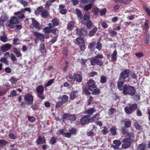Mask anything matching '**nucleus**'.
Returning <instances> with one entry per match:
<instances>
[{"instance_id": "nucleus-1", "label": "nucleus", "mask_w": 150, "mask_h": 150, "mask_svg": "<svg viewBox=\"0 0 150 150\" xmlns=\"http://www.w3.org/2000/svg\"><path fill=\"white\" fill-rule=\"evenodd\" d=\"M128 76H120L117 82V86L120 90L121 91L123 89V93L125 95L129 94L132 95L136 91L135 88L130 86H127V85H125L123 87L125 79L128 77Z\"/></svg>"}, {"instance_id": "nucleus-2", "label": "nucleus", "mask_w": 150, "mask_h": 150, "mask_svg": "<svg viewBox=\"0 0 150 150\" xmlns=\"http://www.w3.org/2000/svg\"><path fill=\"white\" fill-rule=\"evenodd\" d=\"M75 11L79 21L82 24L86 25L87 28L90 29L93 23L90 20L91 17L89 12L85 13L83 16L81 12L79 9L76 8Z\"/></svg>"}, {"instance_id": "nucleus-3", "label": "nucleus", "mask_w": 150, "mask_h": 150, "mask_svg": "<svg viewBox=\"0 0 150 150\" xmlns=\"http://www.w3.org/2000/svg\"><path fill=\"white\" fill-rule=\"evenodd\" d=\"M51 22L52 23H49L47 25L49 26L45 27L43 30L45 34L52 33L54 35H56V32L58 31V30L57 28H55V27L59 25V19L57 18H54L52 20Z\"/></svg>"}, {"instance_id": "nucleus-4", "label": "nucleus", "mask_w": 150, "mask_h": 150, "mask_svg": "<svg viewBox=\"0 0 150 150\" xmlns=\"http://www.w3.org/2000/svg\"><path fill=\"white\" fill-rule=\"evenodd\" d=\"M122 132L126 138L123 139L122 147L123 149H126L130 146L131 141L135 136L133 133L128 132L125 129L122 130Z\"/></svg>"}, {"instance_id": "nucleus-5", "label": "nucleus", "mask_w": 150, "mask_h": 150, "mask_svg": "<svg viewBox=\"0 0 150 150\" xmlns=\"http://www.w3.org/2000/svg\"><path fill=\"white\" fill-rule=\"evenodd\" d=\"M103 58V54H98L91 59L90 60L91 64L92 65L97 64L101 66L103 65V63L99 59H102Z\"/></svg>"}, {"instance_id": "nucleus-6", "label": "nucleus", "mask_w": 150, "mask_h": 150, "mask_svg": "<svg viewBox=\"0 0 150 150\" xmlns=\"http://www.w3.org/2000/svg\"><path fill=\"white\" fill-rule=\"evenodd\" d=\"M76 41L77 45H79L81 51H83L86 48L84 39L81 38H78L76 39Z\"/></svg>"}, {"instance_id": "nucleus-7", "label": "nucleus", "mask_w": 150, "mask_h": 150, "mask_svg": "<svg viewBox=\"0 0 150 150\" xmlns=\"http://www.w3.org/2000/svg\"><path fill=\"white\" fill-rule=\"evenodd\" d=\"M10 23L8 24V26L10 28H14V25L19 23V21L16 16H13L12 17L10 21L7 22V23H8V22Z\"/></svg>"}, {"instance_id": "nucleus-8", "label": "nucleus", "mask_w": 150, "mask_h": 150, "mask_svg": "<svg viewBox=\"0 0 150 150\" xmlns=\"http://www.w3.org/2000/svg\"><path fill=\"white\" fill-rule=\"evenodd\" d=\"M77 130L76 129L72 128L69 129V132H65L63 134V136L68 138H70L71 135H75L76 134Z\"/></svg>"}, {"instance_id": "nucleus-9", "label": "nucleus", "mask_w": 150, "mask_h": 150, "mask_svg": "<svg viewBox=\"0 0 150 150\" xmlns=\"http://www.w3.org/2000/svg\"><path fill=\"white\" fill-rule=\"evenodd\" d=\"M32 23L30 26L32 28H35L38 30L42 29L43 25H40V23L34 18H32Z\"/></svg>"}, {"instance_id": "nucleus-10", "label": "nucleus", "mask_w": 150, "mask_h": 150, "mask_svg": "<svg viewBox=\"0 0 150 150\" xmlns=\"http://www.w3.org/2000/svg\"><path fill=\"white\" fill-rule=\"evenodd\" d=\"M137 108V105L133 104L130 106H127L125 108V112L128 114H131Z\"/></svg>"}, {"instance_id": "nucleus-11", "label": "nucleus", "mask_w": 150, "mask_h": 150, "mask_svg": "<svg viewBox=\"0 0 150 150\" xmlns=\"http://www.w3.org/2000/svg\"><path fill=\"white\" fill-rule=\"evenodd\" d=\"M87 33L86 28L84 27L76 29V34L79 36H84L87 34Z\"/></svg>"}, {"instance_id": "nucleus-12", "label": "nucleus", "mask_w": 150, "mask_h": 150, "mask_svg": "<svg viewBox=\"0 0 150 150\" xmlns=\"http://www.w3.org/2000/svg\"><path fill=\"white\" fill-rule=\"evenodd\" d=\"M33 96L29 94H27L24 97L25 100L28 105H29L32 103L33 102Z\"/></svg>"}, {"instance_id": "nucleus-13", "label": "nucleus", "mask_w": 150, "mask_h": 150, "mask_svg": "<svg viewBox=\"0 0 150 150\" xmlns=\"http://www.w3.org/2000/svg\"><path fill=\"white\" fill-rule=\"evenodd\" d=\"M76 117L75 115H72L67 114H64L63 116V119H66L70 121H74L76 120Z\"/></svg>"}, {"instance_id": "nucleus-14", "label": "nucleus", "mask_w": 150, "mask_h": 150, "mask_svg": "<svg viewBox=\"0 0 150 150\" xmlns=\"http://www.w3.org/2000/svg\"><path fill=\"white\" fill-rule=\"evenodd\" d=\"M88 89L92 91L93 90V89L96 88V86L95 85V81L92 79H91L88 82Z\"/></svg>"}, {"instance_id": "nucleus-15", "label": "nucleus", "mask_w": 150, "mask_h": 150, "mask_svg": "<svg viewBox=\"0 0 150 150\" xmlns=\"http://www.w3.org/2000/svg\"><path fill=\"white\" fill-rule=\"evenodd\" d=\"M34 35L38 38V39H39L42 42L44 41V36L43 34L38 33L37 32H35L33 33Z\"/></svg>"}, {"instance_id": "nucleus-16", "label": "nucleus", "mask_w": 150, "mask_h": 150, "mask_svg": "<svg viewBox=\"0 0 150 150\" xmlns=\"http://www.w3.org/2000/svg\"><path fill=\"white\" fill-rule=\"evenodd\" d=\"M11 47V45L8 43L6 44L2 45L1 47V51L3 52H4L9 50Z\"/></svg>"}, {"instance_id": "nucleus-17", "label": "nucleus", "mask_w": 150, "mask_h": 150, "mask_svg": "<svg viewBox=\"0 0 150 150\" xmlns=\"http://www.w3.org/2000/svg\"><path fill=\"white\" fill-rule=\"evenodd\" d=\"M114 145H112L111 147H112L114 149H117L119 147L121 144V142L118 140H115L113 141Z\"/></svg>"}, {"instance_id": "nucleus-18", "label": "nucleus", "mask_w": 150, "mask_h": 150, "mask_svg": "<svg viewBox=\"0 0 150 150\" xmlns=\"http://www.w3.org/2000/svg\"><path fill=\"white\" fill-rule=\"evenodd\" d=\"M90 121H91L90 119H89L86 116H84L81 119V123L83 125H85L88 122H89Z\"/></svg>"}, {"instance_id": "nucleus-19", "label": "nucleus", "mask_w": 150, "mask_h": 150, "mask_svg": "<svg viewBox=\"0 0 150 150\" xmlns=\"http://www.w3.org/2000/svg\"><path fill=\"white\" fill-rule=\"evenodd\" d=\"M46 142L45 139L43 137L39 136L36 140V143L38 144H44Z\"/></svg>"}, {"instance_id": "nucleus-20", "label": "nucleus", "mask_w": 150, "mask_h": 150, "mask_svg": "<svg viewBox=\"0 0 150 150\" xmlns=\"http://www.w3.org/2000/svg\"><path fill=\"white\" fill-rule=\"evenodd\" d=\"M75 24L73 21H70L69 22L67 25V28L69 31H71L74 28Z\"/></svg>"}, {"instance_id": "nucleus-21", "label": "nucleus", "mask_w": 150, "mask_h": 150, "mask_svg": "<svg viewBox=\"0 0 150 150\" xmlns=\"http://www.w3.org/2000/svg\"><path fill=\"white\" fill-rule=\"evenodd\" d=\"M39 50L42 53H44L46 52V50L45 47V43L40 44Z\"/></svg>"}, {"instance_id": "nucleus-22", "label": "nucleus", "mask_w": 150, "mask_h": 150, "mask_svg": "<svg viewBox=\"0 0 150 150\" xmlns=\"http://www.w3.org/2000/svg\"><path fill=\"white\" fill-rule=\"evenodd\" d=\"M44 8L42 6H40L38 7L37 9L35 11V13L36 15H38L40 14L42 11L43 10Z\"/></svg>"}, {"instance_id": "nucleus-23", "label": "nucleus", "mask_w": 150, "mask_h": 150, "mask_svg": "<svg viewBox=\"0 0 150 150\" xmlns=\"http://www.w3.org/2000/svg\"><path fill=\"white\" fill-rule=\"evenodd\" d=\"M41 16L44 18H46L49 15L47 10L46 9H44L40 14Z\"/></svg>"}, {"instance_id": "nucleus-24", "label": "nucleus", "mask_w": 150, "mask_h": 150, "mask_svg": "<svg viewBox=\"0 0 150 150\" xmlns=\"http://www.w3.org/2000/svg\"><path fill=\"white\" fill-rule=\"evenodd\" d=\"M93 6V5L90 3L83 6V8L84 10L86 11H88L91 9Z\"/></svg>"}, {"instance_id": "nucleus-25", "label": "nucleus", "mask_w": 150, "mask_h": 150, "mask_svg": "<svg viewBox=\"0 0 150 150\" xmlns=\"http://www.w3.org/2000/svg\"><path fill=\"white\" fill-rule=\"evenodd\" d=\"M14 14L15 16H18V18L19 19H23L25 17L24 14H22L21 11L15 12L14 13Z\"/></svg>"}, {"instance_id": "nucleus-26", "label": "nucleus", "mask_w": 150, "mask_h": 150, "mask_svg": "<svg viewBox=\"0 0 150 150\" xmlns=\"http://www.w3.org/2000/svg\"><path fill=\"white\" fill-rule=\"evenodd\" d=\"M13 52L15 53L18 57L22 56V54L16 47H14L13 50Z\"/></svg>"}, {"instance_id": "nucleus-27", "label": "nucleus", "mask_w": 150, "mask_h": 150, "mask_svg": "<svg viewBox=\"0 0 150 150\" xmlns=\"http://www.w3.org/2000/svg\"><path fill=\"white\" fill-rule=\"evenodd\" d=\"M117 52L116 50L113 52L112 54L111 55L112 60L113 62H115L117 59Z\"/></svg>"}, {"instance_id": "nucleus-28", "label": "nucleus", "mask_w": 150, "mask_h": 150, "mask_svg": "<svg viewBox=\"0 0 150 150\" xmlns=\"http://www.w3.org/2000/svg\"><path fill=\"white\" fill-rule=\"evenodd\" d=\"M98 29L97 28L95 27L91 31H90L89 33V35L90 37H92L93 36L97 31Z\"/></svg>"}, {"instance_id": "nucleus-29", "label": "nucleus", "mask_w": 150, "mask_h": 150, "mask_svg": "<svg viewBox=\"0 0 150 150\" xmlns=\"http://www.w3.org/2000/svg\"><path fill=\"white\" fill-rule=\"evenodd\" d=\"M67 79L71 83H74L75 80V76H67Z\"/></svg>"}, {"instance_id": "nucleus-30", "label": "nucleus", "mask_w": 150, "mask_h": 150, "mask_svg": "<svg viewBox=\"0 0 150 150\" xmlns=\"http://www.w3.org/2000/svg\"><path fill=\"white\" fill-rule=\"evenodd\" d=\"M77 92L78 91L76 90L71 92L70 94L69 98L71 100H73L75 98L76 94Z\"/></svg>"}, {"instance_id": "nucleus-31", "label": "nucleus", "mask_w": 150, "mask_h": 150, "mask_svg": "<svg viewBox=\"0 0 150 150\" xmlns=\"http://www.w3.org/2000/svg\"><path fill=\"white\" fill-rule=\"evenodd\" d=\"M38 93H43L44 91L43 87L42 86H40L36 88Z\"/></svg>"}, {"instance_id": "nucleus-32", "label": "nucleus", "mask_w": 150, "mask_h": 150, "mask_svg": "<svg viewBox=\"0 0 150 150\" xmlns=\"http://www.w3.org/2000/svg\"><path fill=\"white\" fill-rule=\"evenodd\" d=\"M92 11L93 14L97 15L100 12V9L97 7H94L92 9Z\"/></svg>"}, {"instance_id": "nucleus-33", "label": "nucleus", "mask_w": 150, "mask_h": 150, "mask_svg": "<svg viewBox=\"0 0 150 150\" xmlns=\"http://www.w3.org/2000/svg\"><path fill=\"white\" fill-rule=\"evenodd\" d=\"M100 114H96L94 116L91 118L90 119L91 121H90L89 122H91L96 120L98 118Z\"/></svg>"}, {"instance_id": "nucleus-34", "label": "nucleus", "mask_w": 150, "mask_h": 150, "mask_svg": "<svg viewBox=\"0 0 150 150\" xmlns=\"http://www.w3.org/2000/svg\"><path fill=\"white\" fill-rule=\"evenodd\" d=\"M94 109L93 108H91L88 110L85 111V113L90 116L92 115L94 112Z\"/></svg>"}, {"instance_id": "nucleus-35", "label": "nucleus", "mask_w": 150, "mask_h": 150, "mask_svg": "<svg viewBox=\"0 0 150 150\" xmlns=\"http://www.w3.org/2000/svg\"><path fill=\"white\" fill-rule=\"evenodd\" d=\"M143 8L145 10L147 15L150 16V9L147 7V6L146 5H143Z\"/></svg>"}, {"instance_id": "nucleus-36", "label": "nucleus", "mask_w": 150, "mask_h": 150, "mask_svg": "<svg viewBox=\"0 0 150 150\" xmlns=\"http://www.w3.org/2000/svg\"><path fill=\"white\" fill-rule=\"evenodd\" d=\"M116 130V129L115 127H112L110 128V131L112 135L114 136L117 133Z\"/></svg>"}, {"instance_id": "nucleus-37", "label": "nucleus", "mask_w": 150, "mask_h": 150, "mask_svg": "<svg viewBox=\"0 0 150 150\" xmlns=\"http://www.w3.org/2000/svg\"><path fill=\"white\" fill-rule=\"evenodd\" d=\"M148 21L147 20H145V22L144 23L143 27V29L144 30H146L149 28V27L148 24Z\"/></svg>"}, {"instance_id": "nucleus-38", "label": "nucleus", "mask_w": 150, "mask_h": 150, "mask_svg": "<svg viewBox=\"0 0 150 150\" xmlns=\"http://www.w3.org/2000/svg\"><path fill=\"white\" fill-rule=\"evenodd\" d=\"M62 54L65 56L64 58H67L68 54V51L67 49L66 48H64L62 50Z\"/></svg>"}, {"instance_id": "nucleus-39", "label": "nucleus", "mask_w": 150, "mask_h": 150, "mask_svg": "<svg viewBox=\"0 0 150 150\" xmlns=\"http://www.w3.org/2000/svg\"><path fill=\"white\" fill-rule=\"evenodd\" d=\"M146 145L144 144H140L137 148V150H144Z\"/></svg>"}, {"instance_id": "nucleus-40", "label": "nucleus", "mask_w": 150, "mask_h": 150, "mask_svg": "<svg viewBox=\"0 0 150 150\" xmlns=\"http://www.w3.org/2000/svg\"><path fill=\"white\" fill-rule=\"evenodd\" d=\"M20 39L18 38H14L13 40V44L14 45H17L20 44Z\"/></svg>"}, {"instance_id": "nucleus-41", "label": "nucleus", "mask_w": 150, "mask_h": 150, "mask_svg": "<svg viewBox=\"0 0 150 150\" xmlns=\"http://www.w3.org/2000/svg\"><path fill=\"white\" fill-rule=\"evenodd\" d=\"M18 1L24 6H27L28 5V2L27 1H25L24 0H18Z\"/></svg>"}, {"instance_id": "nucleus-42", "label": "nucleus", "mask_w": 150, "mask_h": 150, "mask_svg": "<svg viewBox=\"0 0 150 150\" xmlns=\"http://www.w3.org/2000/svg\"><path fill=\"white\" fill-rule=\"evenodd\" d=\"M96 45V43L93 42L92 43H90L88 46V48L91 50L92 51L93 48Z\"/></svg>"}, {"instance_id": "nucleus-43", "label": "nucleus", "mask_w": 150, "mask_h": 150, "mask_svg": "<svg viewBox=\"0 0 150 150\" xmlns=\"http://www.w3.org/2000/svg\"><path fill=\"white\" fill-rule=\"evenodd\" d=\"M68 97L66 95H64L62 98V102L66 103L68 100Z\"/></svg>"}, {"instance_id": "nucleus-44", "label": "nucleus", "mask_w": 150, "mask_h": 150, "mask_svg": "<svg viewBox=\"0 0 150 150\" xmlns=\"http://www.w3.org/2000/svg\"><path fill=\"white\" fill-rule=\"evenodd\" d=\"M58 36V35L57 34L56 36L53 37L52 39L50 41V42H51L52 44H53L56 42L57 40Z\"/></svg>"}, {"instance_id": "nucleus-45", "label": "nucleus", "mask_w": 150, "mask_h": 150, "mask_svg": "<svg viewBox=\"0 0 150 150\" xmlns=\"http://www.w3.org/2000/svg\"><path fill=\"white\" fill-rule=\"evenodd\" d=\"M102 47V44L101 43L100 41H98L96 44V48L98 49V50H100L101 49Z\"/></svg>"}, {"instance_id": "nucleus-46", "label": "nucleus", "mask_w": 150, "mask_h": 150, "mask_svg": "<svg viewBox=\"0 0 150 150\" xmlns=\"http://www.w3.org/2000/svg\"><path fill=\"white\" fill-rule=\"evenodd\" d=\"M87 61V60H84L83 59H81V63L82 67H86V63Z\"/></svg>"}, {"instance_id": "nucleus-47", "label": "nucleus", "mask_w": 150, "mask_h": 150, "mask_svg": "<svg viewBox=\"0 0 150 150\" xmlns=\"http://www.w3.org/2000/svg\"><path fill=\"white\" fill-rule=\"evenodd\" d=\"M107 10L105 8H104L101 9L100 12V16H103L105 15L106 12Z\"/></svg>"}, {"instance_id": "nucleus-48", "label": "nucleus", "mask_w": 150, "mask_h": 150, "mask_svg": "<svg viewBox=\"0 0 150 150\" xmlns=\"http://www.w3.org/2000/svg\"><path fill=\"white\" fill-rule=\"evenodd\" d=\"M75 80L76 81L80 82L82 80V77L81 76H74Z\"/></svg>"}, {"instance_id": "nucleus-49", "label": "nucleus", "mask_w": 150, "mask_h": 150, "mask_svg": "<svg viewBox=\"0 0 150 150\" xmlns=\"http://www.w3.org/2000/svg\"><path fill=\"white\" fill-rule=\"evenodd\" d=\"M51 2L50 1H46L45 4V7L47 9H49L51 5Z\"/></svg>"}, {"instance_id": "nucleus-50", "label": "nucleus", "mask_w": 150, "mask_h": 150, "mask_svg": "<svg viewBox=\"0 0 150 150\" xmlns=\"http://www.w3.org/2000/svg\"><path fill=\"white\" fill-rule=\"evenodd\" d=\"M54 79H52L49 80L47 82V83L45 84V86L46 87H47L50 86L52 84V83L54 82Z\"/></svg>"}, {"instance_id": "nucleus-51", "label": "nucleus", "mask_w": 150, "mask_h": 150, "mask_svg": "<svg viewBox=\"0 0 150 150\" xmlns=\"http://www.w3.org/2000/svg\"><path fill=\"white\" fill-rule=\"evenodd\" d=\"M0 18V19H1L4 22L7 21L8 20V17L5 15L2 16Z\"/></svg>"}, {"instance_id": "nucleus-52", "label": "nucleus", "mask_w": 150, "mask_h": 150, "mask_svg": "<svg viewBox=\"0 0 150 150\" xmlns=\"http://www.w3.org/2000/svg\"><path fill=\"white\" fill-rule=\"evenodd\" d=\"M129 73L130 71L129 69H126L122 72L120 75H127L129 74Z\"/></svg>"}, {"instance_id": "nucleus-53", "label": "nucleus", "mask_w": 150, "mask_h": 150, "mask_svg": "<svg viewBox=\"0 0 150 150\" xmlns=\"http://www.w3.org/2000/svg\"><path fill=\"white\" fill-rule=\"evenodd\" d=\"M8 136L9 138L11 139H15L16 138V136L12 133H9Z\"/></svg>"}, {"instance_id": "nucleus-54", "label": "nucleus", "mask_w": 150, "mask_h": 150, "mask_svg": "<svg viewBox=\"0 0 150 150\" xmlns=\"http://www.w3.org/2000/svg\"><path fill=\"white\" fill-rule=\"evenodd\" d=\"M0 40L3 42H6L7 41V38L6 36H0Z\"/></svg>"}, {"instance_id": "nucleus-55", "label": "nucleus", "mask_w": 150, "mask_h": 150, "mask_svg": "<svg viewBox=\"0 0 150 150\" xmlns=\"http://www.w3.org/2000/svg\"><path fill=\"white\" fill-rule=\"evenodd\" d=\"M135 55L137 57L139 58H141L144 56V54L142 52L136 53H135Z\"/></svg>"}, {"instance_id": "nucleus-56", "label": "nucleus", "mask_w": 150, "mask_h": 150, "mask_svg": "<svg viewBox=\"0 0 150 150\" xmlns=\"http://www.w3.org/2000/svg\"><path fill=\"white\" fill-rule=\"evenodd\" d=\"M8 142L4 140H0V147L2 146L3 145H6Z\"/></svg>"}, {"instance_id": "nucleus-57", "label": "nucleus", "mask_w": 150, "mask_h": 150, "mask_svg": "<svg viewBox=\"0 0 150 150\" xmlns=\"http://www.w3.org/2000/svg\"><path fill=\"white\" fill-rule=\"evenodd\" d=\"M93 91L92 92V93L93 95H96L100 93V90L98 89H96L94 90L93 89Z\"/></svg>"}, {"instance_id": "nucleus-58", "label": "nucleus", "mask_w": 150, "mask_h": 150, "mask_svg": "<svg viewBox=\"0 0 150 150\" xmlns=\"http://www.w3.org/2000/svg\"><path fill=\"white\" fill-rule=\"evenodd\" d=\"M0 62H2L6 64H8V61L5 58L2 57L0 59Z\"/></svg>"}, {"instance_id": "nucleus-59", "label": "nucleus", "mask_w": 150, "mask_h": 150, "mask_svg": "<svg viewBox=\"0 0 150 150\" xmlns=\"http://www.w3.org/2000/svg\"><path fill=\"white\" fill-rule=\"evenodd\" d=\"M52 144H54L56 142V138L54 137H52L50 141Z\"/></svg>"}, {"instance_id": "nucleus-60", "label": "nucleus", "mask_w": 150, "mask_h": 150, "mask_svg": "<svg viewBox=\"0 0 150 150\" xmlns=\"http://www.w3.org/2000/svg\"><path fill=\"white\" fill-rule=\"evenodd\" d=\"M106 82V78L104 76H102L101 77L100 82L102 83H104Z\"/></svg>"}, {"instance_id": "nucleus-61", "label": "nucleus", "mask_w": 150, "mask_h": 150, "mask_svg": "<svg viewBox=\"0 0 150 150\" xmlns=\"http://www.w3.org/2000/svg\"><path fill=\"white\" fill-rule=\"evenodd\" d=\"M101 25L103 28L105 29L107 28L108 27V25L105 22L103 21L102 22L101 24Z\"/></svg>"}, {"instance_id": "nucleus-62", "label": "nucleus", "mask_w": 150, "mask_h": 150, "mask_svg": "<svg viewBox=\"0 0 150 150\" xmlns=\"http://www.w3.org/2000/svg\"><path fill=\"white\" fill-rule=\"evenodd\" d=\"M101 132L103 134H106L108 133V130L107 128L104 127V129L102 130Z\"/></svg>"}, {"instance_id": "nucleus-63", "label": "nucleus", "mask_w": 150, "mask_h": 150, "mask_svg": "<svg viewBox=\"0 0 150 150\" xmlns=\"http://www.w3.org/2000/svg\"><path fill=\"white\" fill-rule=\"evenodd\" d=\"M115 110V109L114 108H111L109 110L108 114L109 115H112L113 114Z\"/></svg>"}, {"instance_id": "nucleus-64", "label": "nucleus", "mask_w": 150, "mask_h": 150, "mask_svg": "<svg viewBox=\"0 0 150 150\" xmlns=\"http://www.w3.org/2000/svg\"><path fill=\"white\" fill-rule=\"evenodd\" d=\"M120 5L118 4H116L113 7V10L114 11H116L117 10H118L120 7Z\"/></svg>"}]
</instances>
